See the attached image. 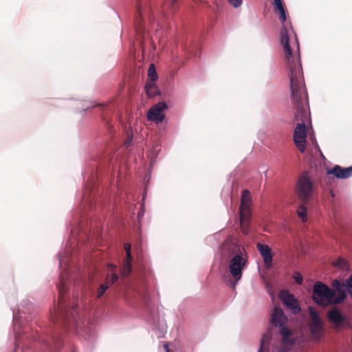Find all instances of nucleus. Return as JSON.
I'll return each mask as SVG.
<instances>
[{
	"mask_svg": "<svg viewBox=\"0 0 352 352\" xmlns=\"http://www.w3.org/2000/svg\"><path fill=\"white\" fill-rule=\"evenodd\" d=\"M57 344H57V342H56V341H54V348H57V347H58V346H57Z\"/></svg>",
	"mask_w": 352,
	"mask_h": 352,
	"instance_id": "32",
	"label": "nucleus"
},
{
	"mask_svg": "<svg viewBox=\"0 0 352 352\" xmlns=\"http://www.w3.org/2000/svg\"><path fill=\"white\" fill-rule=\"evenodd\" d=\"M314 186L307 174H302L298 178L296 186V195L301 203L307 204L313 195Z\"/></svg>",
	"mask_w": 352,
	"mask_h": 352,
	"instance_id": "8",
	"label": "nucleus"
},
{
	"mask_svg": "<svg viewBox=\"0 0 352 352\" xmlns=\"http://www.w3.org/2000/svg\"><path fill=\"white\" fill-rule=\"evenodd\" d=\"M307 204L302 203V205L299 206L297 210L298 216L302 219L303 222L307 220V208L305 206Z\"/></svg>",
	"mask_w": 352,
	"mask_h": 352,
	"instance_id": "23",
	"label": "nucleus"
},
{
	"mask_svg": "<svg viewBox=\"0 0 352 352\" xmlns=\"http://www.w3.org/2000/svg\"><path fill=\"white\" fill-rule=\"evenodd\" d=\"M148 81L155 82L157 79V74L153 64H151L148 70Z\"/></svg>",
	"mask_w": 352,
	"mask_h": 352,
	"instance_id": "24",
	"label": "nucleus"
},
{
	"mask_svg": "<svg viewBox=\"0 0 352 352\" xmlns=\"http://www.w3.org/2000/svg\"><path fill=\"white\" fill-rule=\"evenodd\" d=\"M335 291L321 282H316L314 285L313 298L314 301L322 307H326L333 303V296Z\"/></svg>",
	"mask_w": 352,
	"mask_h": 352,
	"instance_id": "6",
	"label": "nucleus"
},
{
	"mask_svg": "<svg viewBox=\"0 0 352 352\" xmlns=\"http://www.w3.org/2000/svg\"><path fill=\"white\" fill-rule=\"evenodd\" d=\"M280 298L283 303L292 311L293 314H298L301 309L298 301L294 298V295L289 294L287 291H282L280 293Z\"/></svg>",
	"mask_w": 352,
	"mask_h": 352,
	"instance_id": "13",
	"label": "nucleus"
},
{
	"mask_svg": "<svg viewBox=\"0 0 352 352\" xmlns=\"http://www.w3.org/2000/svg\"><path fill=\"white\" fill-rule=\"evenodd\" d=\"M271 339V333L270 331L265 333L261 338L258 352H270V342Z\"/></svg>",
	"mask_w": 352,
	"mask_h": 352,
	"instance_id": "18",
	"label": "nucleus"
},
{
	"mask_svg": "<svg viewBox=\"0 0 352 352\" xmlns=\"http://www.w3.org/2000/svg\"><path fill=\"white\" fill-rule=\"evenodd\" d=\"M277 352H285V350L283 349H278Z\"/></svg>",
	"mask_w": 352,
	"mask_h": 352,
	"instance_id": "33",
	"label": "nucleus"
},
{
	"mask_svg": "<svg viewBox=\"0 0 352 352\" xmlns=\"http://www.w3.org/2000/svg\"><path fill=\"white\" fill-rule=\"evenodd\" d=\"M131 244L129 243H126L124 245V250L126 253V257L124 258L122 265L120 268V273L122 276H126L131 274L132 272V261L133 257L131 254Z\"/></svg>",
	"mask_w": 352,
	"mask_h": 352,
	"instance_id": "14",
	"label": "nucleus"
},
{
	"mask_svg": "<svg viewBox=\"0 0 352 352\" xmlns=\"http://www.w3.org/2000/svg\"><path fill=\"white\" fill-rule=\"evenodd\" d=\"M164 347H165V349H166V352H170V350H169V349H168V345H166H166L164 346Z\"/></svg>",
	"mask_w": 352,
	"mask_h": 352,
	"instance_id": "31",
	"label": "nucleus"
},
{
	"mask_svg": "<svg viewBox=\"0 0 352 352\" xmlns=\"http://www.w3.org/2000/svg\"><path fill=\"white\" fill-rule=\"evenodd\" d=\"M178 0H171L168 3H166L163 6L162 12L165 15L169 14V12H173L177 8V3Z\"/></svg>",
	"mask_w": 352,
	"mask_h": 352,
	"instance_id": "21",
	"label": "nucleus"
},
{
	"mask_svg": "<svg viewBox=\"0 0 352 352\" xmlns=\"http://www.w3.org/2000/svg\"><path fill=\"white\" fill-rule=\"evenodd\" d=\"M329 321L332 323L336 328H340L346 323V316L343 315L337 308H333L327 313Z\"/></svg>",
	"mask_w": 352,
	"mask_h": 352,
	"instance_id": "16",
	"label": "nucleus"
},
{
	"mask_svg": "<svg viewBox=\"0 0 352 352\" xmlns=\"http://www.w3.org/2000/svg\"><path fill=\"white\" fill-rule=\"evenodd\" d=\"M344 286H342L340 288L336 289L335 294L333 296V303L334 305L340 304L346 298V294L345 290L344 289Z\"/></svg>",
	"mask_w": 352,
	"mask_h": 352,
	"instance_id": "19",
	"label": "nucleus"
},
{
	"mask_svg": "<svg viewBox=\"0 0 352 352\" xmlns=\"http://www.w3.org/2000/svg\"><path fill=\"white\" fill-rule=\"evenodd\" d=\"M145 90L147 96L150 98L154 97L160 94L159 89L155 82L153 81H147Z\"/></svg>",
	"mask_w": 352,
	"mask_h": 352,
	"instance_id": "20",
	"label": "nucleus"
},
{
	"mask_svg": "<svg viewBox=\"0 0 352 352\" xmlns=\"http://www.w3.org/2000/svg\"><path fill=\"white\" fill-rule=\"evenodd\" d=\"M66 291L65 283H60L58 286V307L52 316V320L54 322L61 323L65 327H73L76 333L79 334L84 321H82L81 318L78 317L76 306L67 308L64 296Z\"/></svg>",
	"mask_w": 352,
	"mask_h": 352,
	"instance_id": "3",
	"label": "nucleus"
},
{
	"mask_svg": "<svg viewBox=\"0 0 352 352\" xmlns=\"http://www.w3.org/2000/svg\"><path fill=\"white\" fill-rule=\"evenodd\" d=\"M274 12L279 15V19L283 23V27L280 30V43L283 48L285 57L287 60V67L289 69V60L300 62V46L295 34L294 45L296 46V50L292 49L289 42V30L293 32L291 24L286 23L287 15L282 0H274Z\"/></svg>",
	"mask_w": 352,
	"mask_h": 352,
	"instance_id": "2",
	"label": "nucleus"
},
{
	"mask_svg": "<svg viewBox=\"0 0 352 352\" xmlns=\"http://www.w3.org/2000/svg\"><path fill=\"white\" fill-rule=\"evenodd\" d=\"M332 287H333V290H335L337 288H340L342 286H345V284L344 283H342L340 281H339L338 280H334L333 282H332Z\"/></svg>",
	"mask_w": 352,
	"mask_h": 352,
	"instance_id": "28",
	"label": "nucleus"
},
{
	"mask_svg": "<svg viewBox=\"0 0 352 352\" xmlns=\"http://www.w3.org/2000/svg\"><path fill=\"white\" fill-rule=\"evenodd\" d=\"M287 320V318L283 311L279 307H274L270 322L274 327H279V332L282 336L283 344L292 345L294 344V342L289 339L291 331L284 326Z\"/></svg>",
	"mask_w": 352,
	"mask_h": 352,
	"instance_id": "5",
	"label": "nucleus"
},
{
	"mask_svg": "<svg viewBox=\"0 0 352 352\" xmlns=\"http://www.w3.org/2000/svg\"><path fill=\"white\" fill-rule=\"evenodd\" d=\"M138 16L136 18L135 26L138 31H142L141 23L143 21V10L140 4L137 6Z\"/></svg>",
	"mask_w": 352,
	"mask_h": 352,
	"instance_id": "22",
	"label": "nucleus"
},
{
	"mask_svg": "<svg viewBox=\"0 0 352 352\" xmlns=\"http://www.w3.org/2000/svg\"><path fill=\"white\" fill-rule=\"evenodd\" d=\"M243 249L234 241L232 237L228 236L221 247L222 256L225 258H232L236 254H242Z\"/></svg>",
	"mask_w": 352,
	"mask_h": 352,
	"instance_id": "9",
	"label": "nucleus"
},
{
	"mask_svg": "<svg viewBox=\"0 0 352 352\" xmlns=\"http://www.w3.org/2000/svg\"><path fill=\"white\" fill-rule=\"evenodd\" d=\"M107 126H108V127H110V126H109V123H107Z\"/></svg>",
	"mask_w": 352,
	"mask_h": 352,
	"instance_id": "34",
	"label": "nucleus"
},
{
	"mask_svg": "<svg viewBox=\"0 0 352 352\" xmlns=\"http://www.w3.org/2000/svg\"><path fill=\"white\" fill-rule=\"evenodd\" d=\"M294 278L298 285H301L303 282L302 276L299 272H296L294 274Z\"/></svg>",
	"mask_w": 352,
	"mask_h": 352,
	"instance_id": "27",
	"label": "nucleus"
},
{
	"mask_svg": "<svg viewBox=\"0 0 352 352\" xmlns=\"http://www.w3.org/2000/svg\"><path fill=\"white\" fill-rule=\"evenodd\" d=\"M168 108L167 104L164 102H160L153 105L148 111L147 119L160 124L165 119V115L163 113Z\"/></svg>",
	"mask_w": 352,
	"mask_h": 352,
	"instance_id": "12",
	"label": "nucleus"
},
{
	"mask_svg": "<svg viewBox=\"0 0 352 352\" xmlns=\"http://www.w3.org/2000/svg\"><path fill=\"white\" fill-rule=\"evenodd\" d=\"M229 2L234 8H237L241 6V4L242 3V0H229Z\"/></svg>",
	"mask_w": 352,
	"mask_h": 352,
	"instance_id": "30",
	"label": "nucleus"
},
{
	"mask_svg": "<svg viewBox=\"0 0 352 352\" xmlns=\"http://www.w3.org/2000/svg\"><path fill=\"white\" fill-rule=\"evenodd\" d=\"M252 201L250 190H243L241 198L239 212L241 230L244 234H248L250 231V222L252 218Z\"/></svg>",
	"mask_w": 352,
	"mask_h": 352,
	"instance_id": "4",
	"label": "nucleus"
},
{
	"mask_svg": "<svg viewBox=\"0 0 352 352\" xmlns=\"http://www.w3.org/2000/svg\"><path fill=\"white\" fill-rule=\"evenodd\" d=\"M345 287L352 298V274L346 280Z\"/></svg>",
	"mask_w": 352,
	"mask_h": 352,
	"instance_id": "25",
	"label": "nucleus"
},
{
	"mask_svg": "<svg viewBox=\"0 0 352 352\" xmlns=\"http://www.w3.org/2000/svg\"><path fill=\"white\" fill-rule=\"evenodd\" d=\"M108 267L111 272V274H107L105 277L104 283L101 284L96 293L97 298H101L102 295L105 293L107 289L114 283H117L119 277L118 275L116 273V265L113 264H109Z\"/></svg>",
	"mask_w": 352,
	"mask_h": 352,
	"instance_id": "11",
	"label": "nucleus"
},
{
	"mask_svg": "<svg viewBox=\"0 0 352 352\" xmlns=\"http://www.w3.org/2000/svg\"><path fill=\"white\" fill-rule=\"evenodd\" d=\"M247 258L242 254H236L232 257L228 263L229 272L232 280L230 283L234 288L237 282L241 278L242 272L247 264Z\"/></svg>",
	"mask_w": 352,
	"mask_h": 352,
	"instance_id": "7",
	"label": "nucleus"
},
{
	"mask_svg": "<svg viewBox=\"0 0 352 352\" xmlns=\"http://www.w3.org/2000/svg\"><path fill=\"white\" fill-rule=\"evenodd\" d=\"M310 315L309 329L314 340H319L323 333L321 320L314 307L309 308Z\"/></svg>",
	"mask_w": 352,
	"mask_h": 352,
	"instance_id": "10",
	"label": "nucleus"
},
{
	"mask_svg": "<svg viewBox=\"0 0 352 352\" xmlns=\"http://www.w3.org/2000/svg\"><path fill=\"white\" fill-rule=\"evenodd\" d=\"M327 175H333L338 179H347L352 176V166L348 168H342L339 165H336L331 169H327Z\"/></svg>",
	"mask_w": 352,
	"mask_h": 352,
	"instance_id": "17",
	"label": "nucleus"
},
{
	"mask_svg": "<svg viewBox=\"0 0 352 352\" xmlns=\"http://www.w3.org/2000/svg\"><path fill=\"white\" fill-rule=\"evenodd\" d=\"M133 135L132 134H130V135L129 134L127 139L124 142V146L126 147H128L129 146H130L131 142H132V141H133Z\"/></svg>",
	"mask_w": 352,
	"mask_h": 352,
	"instance_id": "29",
	"label": "nucleus"
},
{
	"mask_svg": "<svg viewBox=\"0 0 352 352\" xmlns=\"http://www.w3.org/2000/svg\"><path fill=\"white\" fill-rule=\"evenodd\" d=\"M256 248L263 257L265 268L270 270L272 267L273 259L272 249L269 245L261 243L256 244Z\"/></svg>",
	"mask_w": 352,
	"mask_h": 352,
	"instance_id": "15",
	"label": "nucleus"
},
{
	"mask_svg": "<svg viewBox=\"0 0 352 352\" xmlns=\"http://www.w3.org/2000/svg\"><path fill=\"white\" fill-rule=\"evenodd\" d=\"M287 71L290 82L291 100L295 109L294 120L301 121L294 129L293 138L298 149L303 153L306 149L307 137L305 122L309 118V103L301 63L289 60Z\"/></svg>",
	"mask_w": 352,
	"mask_h": 352,
	"instance_id": "1",
	"label": "nucleus"
},
{
	"mask_svg": "<svg viewBox=\"0 0 352 352\" xmlns=\"http://www.w3.org/2000/svg\"><path fill=\"white\" fill-rule=\"evenodd\" d=\"M347 265L346 261L342 258H338L335 263L334 266L338 267L340 268H345Z\"/></svg>",
	"mask_w": 352,
	"mask_h": 352,
	"instance_id": "26",
	"label": "nucleus"
}]
</instances>
